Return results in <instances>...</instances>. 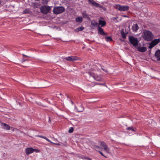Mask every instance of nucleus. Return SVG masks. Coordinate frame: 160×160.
I'll return each mask as SVG.
<instances>
[{"instance_id": "30", "label": "nucleus", "mask_w": 160, "mask_h": 160, "mask_svg": "<svg viewBox=\"0 0 160 160\" xmlns=\"http://www.w3.org/2000/svg\"><path fill=\"white\" fill-rule=\"evenodd\" d=\"M155 46V45H154V44L153 43H152V42H151V43L150 44L148 48H152L153 47H154Z\"/></svg>"}, {"instance_id": "26", "label": "nucleus", "mask_w": 160, "mask_h": 160, "mask_svg": "<svg viewBox=\"0 0 160 160\" xmlns=\"http://www.w3.org/2000/svg\"><path fill=\"white\" fill-rule=\"evenodd\" d=\"M105 39L107 41H111L112 40V38L109 37H105Z\"/></svg>"}, {"instance_id": "44", "label": "nucleus", "mask_w": 160, "mask_h": 160, "mask_svg": "<svg viewBox=\"0 0 160 160\" xmlns=\"http://www.w3.org/2000/svg\"><path fill=\"white\" fill-rule=\"evenodd\" d=\"M82 17H81V22L82 21Z\"/></svg>"}, {"instance_id": "12", "label": "nucleus", "mask_w": 160, "mask_h": 160, "mask_svg": "<svg viewBox=\"0 0 160 160\" xmlns=\"http://www.w3.org/2000/svg\"><path fill=\"white\" fill-rule=\"evenodd\" d=\"M1 126L2 127V128L5 129H6L8 130H9L10 129V126L5 123L3 122H2L1 124Z\"/></svg>"}, {"instance_id": "2", "label": "nucleus", "mask_w": 160, "mask_h": 160, "mask_svg": "<svg viewBox=\"0 0 160 160\" xmlns=\"http://www.w3.org/2000/svg\"><path fill=\"white\" fill-rule=\"evenodd\" d=\"M88 73L89 76L88 80L92 81V79L98 81H100L102 80V78L100 76H96L93 72L90 71L88 72Z\"/></svg>"}, {"instance_id": "7", "label": "nucleus", "mask_w": 160, "mask_h": 160, "mask_svg": "<svg viewBox=\"0 0 160 160\" xmlns=\"http://www.w3.org/2000/svg\"><path fill=\"white\" fill-rule=\"evenodd\" d=\"M100 145L104 149V151L107 153H108L109 148L106 143L103 142H100Z\"/></svg>"}, {"instance_id": "34", "label": "nucleus", "mask_w": 160, "mask_h": 160, "mask_svg": "<svg viewBox=\"0 0 160 160\" xmlns=\"http://www.w3.org/2000/svg\"><path fill=\"white\" fill-rule=\"evenodd\" d=\"M76 21L77 22H80V17H79L78 18H76Z\"/></svg>"}, {"instance_id": "48", "label": "nucleus", "mask_w": 160, "mask_h": 160, "mask_svg": "<svg viewBox=\"0 0 160 160\" xmlns=\"http://www.w3.org/2000/svg\"><path fill=\"white\" fill-rule=\"evenodd\" d=\"M123 17H127V16H126V15H124L123 16Z\"/></svg>"}, {"instance_id": "40", "label": "nucleus", "mask_w": 160, "mask_h": 160, "mask_svg": "<svg viewBox=\"0 0 160 160\" xmlns=\"http://www.w3.org/2000/svg\"><path fill=\"white\" fill-rule=\"evenodd\" d=\"M102 9H103V10H104V11H105L106 10V8H105L103 7V6L102 7Z\"/></svg>"}, {"instance_id": "36", "label": "nucleus", "mask_w": 160, "mask_h": 160, "mask_svg": "<svg viewBox=\"0 0 160 160\" xmlns=\"http://www.w3.org/2000/svg\"><path fill=\"white\" fill-rule=\"evenodd\" d=\"M100 84V85H103V86H106V87H107V85H106V84L105 83H99V84Z\"/></svg>"}, {"instance_id": "15", "label": "nucleus", "mask_w": 160, "mask_h": 160, "mask_svg": "<svg viewBox=\"0 0 160 160\" xmlns=\"http://www.w3.org/2000/svg\"><path fill=\"white\" fill-rule=\"evenodd\" d=\"M98 33L102 35H106L105 33L104 32L103 29L99 26L98 27Z\"/></svg>"}, {"instance_id": "46", "label": "nucleus", "mask_w": 160, "mask_h": 160, "mask_svg": "<svg viewBox=\"0 0 160 160\" xmlns=\"http://www.w3.org/2000/svg\"><path fill=\"white\" fill-rule=\"evenodd\" d=\"M93 68H95V67H96V66H95V65H93Z\"/></svg>"}, {"instance_id": "14", "label": "nucleus", "mask_w": 160, "mask_h": 160, "mask_svg": "<svg viewBox=\"0 0 160 160\" xmlns=\"http://www.w3.org/2000/svg\"><path fill=\"white\" fill-rule=\"evenodd\" d=\"M138 51L141 52H144L146 51L147 49L146 47H139L137 48Z\"/></svg>"}, {"instance_id": "8", "label": "nucleus", "mask_w": 160, "mask_h": 160, "mask_svg": "<svg viewBox=\"0 0 160 160\" xmlns=\"http://www.w3.org/2000/svg\"><path fill=\"white\" fill-rule=\"evenodd\" d=\"M100 145L104 149V151L107 153H108L109 148L106 143L103 142H100Z\"/></svg>"}, {"instance_id": "49", "label": "nucleus", "mask_w": 160, "mask_h": 160, "mask_svg": "<svg viewBox=\"0 0 160 160\" xmlns=\"http://www.w3.org/2000/svg\"><path fill=\"white\" fill-rule=\"evenodd\" d=\"M60 95H61V93H60Z\"/></svg>"}, {"instance_id": "20", "label": "nucleus", "mask_w": 160, "mask_h": 160, "mask_svg": "<svg viewBox=\"0 0 160 160\" xmlns=\"http://www.w3.org/2000/svg\"><path fill=\"white\" fill-rule=\"evenodd\" d=\"M160 41V40L159 39H155L154 40H152L151 42L153 43L154 45H156Z\"/></svg>"}, {"instance_id": "22", "label": "nucleus", "mask_w": 160, "mask_h": 160, "mask_svg": "<svg viewBox=\"0 0 160 160\" xmlns=\"http://www.w3.org/2000/svg\"><path fill=\"white\" fill-rule=\"evenodd\" d=\"M98 23L99 25H101V27H103L105 25L106 22L105 21L99 20Z\"/></svg>"}, {"instance_id": "10", "label": "nucleus", "mask_w": 160, "mask_h": 160, "mask_svg": "<svg viewBox=\"0 0 160 160\" xmlns=\"http://www.w3.org/2000/svg\"><path fill=\"white\" fill-rule=\"evenodd\" d=\"M33 148H26L25 150V152L27 155H29L30 154L33 152Z\"/></svg>"}, {"instance_id": "9", "label": "nucleus", "mask_w": 160, "mask_h": 160, "mask_svg": "<svg viewBox=\"0 0 160 160\" xmlns=\"http://www.w3.org/2000/svg\"><path fill=\"white\" fill-rule=\"evenodd\" d=\"M100 145L104 149V151L107 153H108L109 148L106 143L103 142H100Z\"/></svg>"}, {"instance_id": "50", "label": "nucleus", "mask_w": 160, "mask_h": 160, "mask_svg": "<svg viewBox=\"0 0 160 160\" xmlns=\"http://www.w3.org/2000/svg\"><path fill=\"white\" fill-rule=\"evenodd\" d=\"M26 60H24L23 61V62L25 61H26Z\"/></svg>"}, {"instance_id": "13", "label": "nucleus", "mask_w": 160, "mask_h": 160, "mask_svg": "<svg viewBox=\"0 0 160 160\" xmlns=\"http://www.w3.org/2000/svg\"><path fill=\"white\" fill-rule=\"evenodd\" d=\"M98 22H95V21H92L91 22V24L90 25V27L91 29H94L95 27L98 26Z\"/></svg>"}, {"instance_id": "17", "label": "nucleus", "mask_w": 160, "mask_h": 160, "mask_svg": "<svg viewBox=\"0 0 160 160\" xmlns=\"http://www.w3.org/2000/svg\"><path fill=\"white\" fill-rule=\"evenodd\" d=\"M139 27L138 25L137 24H134L132 27V29L133 31H135L136 32L137 30L138 29Z\"/></svg>"}, {"instance_id": "21", "label": "nucleus", "mask_w": 160, "mask_h": 160, "mask_svg": "<svg viewBox=\"0 0 160 160\" xmlns=\"http://www.w3.org/2000/svg\"><path fill=\"white\" fill-rule=\"evenodd\" d=\"M88 141V140L87 138H82L81 139V142H82L83 144L86 143Z\"/></svg>"}, {"instance_id": "51", "label": "nucleus", "mask_w": 160, "mask_h": 160, "mask_svg": "<svg viewBox=\"0 0 160 160\" xmlns=\"http://www.w3.org/2000/svg\"><path fill=\"white\" fill-rule=\"evenodd\" d=\"M82 48L83 49L84 48V47H83Z\"/></svg>"}, {"instance_id": "37", "label": "nucleus", "mask_w": 160, "mask_h": 160, "mask_svg": "<svg viewBox=\"0 0 160 160\" xmlns=\"http://www.w3.org/2000/svg\"><path fill=\"white\" fill-rule=\"evenodd\" d=\"M118 18V17L117 16V17H113L112 18V20H116Z\"/></svg>"}, {"instance_id": "28", "label": "nucleus", "mask_w": 160, "mask_h": 160, "mask_svg": "<svg viewBox=\"0 0 160 160\" xmlns=\"http://www.w3.org/2000/svg\"><path fill=\"white\" fill-rule=\"evenodd\" d=\"M94 148L97 151H98V150H99L101 149H102V148L100 147L97 146V145H95L94 146Z\"/></svg>"}, {"instance_id": "4", "label": "nucleus", "mask_w": 160, "mask_h": 160, "mask_svg": "<svg viewBox=\"0 0 160 160\" xmlns=\"http://www.w3.org/2000/svg\"><path fill=\"white\" fill-rule=\"evenodd\" d=\"M51 9L50 7L48 6H43L40 8V11L42 13L46 14L49 12Z\"/></svg>"}, {"instance_id": "23", "label": "nucleus", "mask_w": 160, "mask_h": 160, "mask_svg": "<svg viewBox=\"0 0 160 160\" xmlns=\"http://www.w3.org/2000/svg\"><path fill=\"white\" fill-rule=\"evenodd\" d=\"M89 3L91 4L96 7L97 3L96 2L93 0H88Z\"/></svg>"}, {"instance_id": "32", "label": "nucleus", "mask_w": 160, "mask_h": 160, "mask_svg": "<svg viewBox=\"0 0 160 160\" xmlns=\"http://www.w3.org/2000/svg\"><path fill=\"white\" fill-rule=\"evenodd\" d=\"M75 32H78L80 31V27L77 28L76 29L74 30Z\"/></svg>"}, {"instance_id": "5", "label": "nucleus", "mask_w": 160, "mask_h": 160, "mask_svg": "<svg viewBox=\"0 0 160 160\" xmlns=\"http://www.w3.org/2000/svg\"><path fill=\"white\" fill-rule=\"evenodd\" d=\"M129 41L130 43L133 45L134 46H137L138 45V39L135 38L133 36H130L129 37Z\"/></svg>"}, {"instance_id": "27", "label": "nucleus", "mask_w": 160, "mask_h": 160, "mask_svg": "<svg viewBox=\"0 0 160 160\" xmlns=\"http://www.w3.org/2000/svg\"><path fill=\"white\" fill-rule=\"evenodd\" d=\"M126 129L128 130H132V131H134V128L132 127H128Z\"/></svg>"}, {"instance_id": "29", "label": "nucleus", "mask_w": 160, "mask_h": 160, "mask_svg": "<svg viewBox=\"0 0 160 160\" xmlns=\"http://www.w3.org/2000/svg\"><path fill=\"white\" fill-rule=\"evenodd\" d=\"M73 128L72 127H71L69 128V130H68V132L69 133H71L73 132Z\"/></svg>"}, {"instance_id": "35", "label": "nucleus", "mask_w": 160, "mask_h": 160, "mask_svg": "<svg viewBox=\"0 0 160 160\" xmlns=\"http://www.w3.org/2000/svg\"><path fill=\"white\" fill-rule=\"evenodd\" d=\"M33 152H39V150L37 149H33Z\"/></svg>"}, {"instance_id": "39", "label": "nucleus", "mask_w": 160, "mask_h": 160, "mask_svg": "<svg viewBox=\"0 0 160 160\" xmlns=\"http://www.w3.org/2000/svg\"><path fill=\"white\" fill-rule=\"evenodd\" d=\"M84 110V108L83 107H82V108H81V112H82Z\"/></svg>"}, {"instance_id": "52", "label": "nucleus", "mask_w": 160, "mask_h": 160, "mask_svg": "<svg viewBox=\"0 0 160 160\" xmlns=\"http://www.w3.org/2000/svg\"><path fill=\"white\" fill-rule=\"evenodd\" d=\"M82 158V159H83V157H82V158Z\"/></svg>"}, {"instance_id": "47", "label": "nucleus", "mask_w": 160, "mask_h": 160, "mask_svg": "<svg viewBox=\"0 0 160 160\" xmlns=\"http://www.w3.org/2000/svg\"><path fill=\"white\" fill-rule=\"evenodd\" d=\"M23 56H24L27 57V56L25 55L24 54H23ZM27 57H29L27 56Z\"/></svg>"}, {"instance_id": "38", "label": "nucleus", "mask_w": 160, "mask_h": 160, "mask_svg": "<svg viewBox=\"0 0 160 160\" xmlns=\"http://www.w3.org/2000/svg\"><path fill=\"white\" fill-rule=\"evenodd\" d=\"M98 152H99V153L102 156H104L103 154V153L100 151H98Z\"/></svg>"}, {"instance_id": "45", "label": "nucleus", "mask_w": 160, "mask_h": 160, "mask_svg": "<svg viewBox=\"0 0 160 160\" xmlns=\"http://www.w3.org/2000/svg\"><path fill=\"white\" fill-rule=\"evenodd\" d=\"M67 97L68 98H69V96L67 94L66 95Z\"/></svg>"}, {"instance_id": "24", "label": "nucleus", "mask_w": 160, "mask_h": 160, "mask_svg": "<svg viewBox=\"0 0 160 160\" xmlns=\"http://www.w3.org/2000/svg\"><path fill=\"white\" fill-rule=\"evenodd\" d=\"M121 33L122 38L125 39L126 38V34L124 32L123 29H122L121 31Z\"/></svg>"}, {"instance_id": "19", "label": "nucleus", "mask_w": 160, "mask_h": 160, "mask_svg": "<svg viewBox=\"0 0 160 160\" xmlns=\"http://www.w3.org/2000/svg\"><path fill=\"white\" fill-rule=\"evenodd\" d=\"M83 18H86L88 20H90V18L89 16L86 12H83L82 13Z\"/></svg>"}, {"instance_id": "16", "label": "nucleus", "mask_w": 160, "mask_h": 160, "mask_svg": "<svg viewBox=\"0 0 160 160\" xmlns=\"http://www.w3.org/2000/svg\"><path fill=\"white\" fill-rule=\"evenodd\" d=\"M155 56L158 60L160 61V50H158L155 52Z\"/></svg>"}, {"instance_id": "11", "label": "nucleus", "mask_w": 160, "mask_h": 160, "mask_svg": "<svg viewBox=\"0 0 160 160\" xmlns=\"http://www.w3.org/2000/svg\"><path fill=\"white\" fill-rule=\"evenodd\" d=\"M65 59L69 61L76 60L78 59L77 57L76 56H71L66 57Z\"/></svg>"}, {"instance_id": "25", "label": "nucleus", "mask_w": 160, "mask_h": 160, "mask_svg": "<svg viewBox=\"0 0 160 160\" xmlns=\"http://www.w3.org/2000/svg\"><path fill=\"white\" fill-rule=\"evenodd\" d=\"M31 12V11L29 9H26L23 11V13L24 14H30Z\"/></svg>"}, {"instance_id": "18", "label": "nucleus", "mask_w": 160, "mask_h": 160, "mask_svg": "<svg viewBox=\"0 0 160 160\" xmlns=\"http://www.w3.org/2000/svg\"><path fill=\"white\" fill-rule=\"evenodd\" d=\"M36 137L44 138L47 141L50 142L51 143H53V142H52L51 141L48 139L47 138L42 135H37L36 136Z\"/></svg>"}, {"instance_id": "41", "label": "nucleus", "mask_w": 160, "mask_h": 160, "mask_svg": "<svg viewBox=\"0 0 160 160\" xmlns=\"http://www.w3.org/2000/svg\"><path fill=\"white\" fill-rule=\"evenodd\" d=\"M84 29V28L83 27H81V31H82Z\"/></svg>"}, {"instance_id": "1", "label": "nucleus", "mask_w": 160, "mask_h": 160, "mask_svg": "<svg viewBox=\"0 0 160 160\" xmlns=\"http://www.w3.org/2000/svg\"><path fill=\"white\" fill-rule=\"evenodd\" d=\"M142 34L143 38L145 40L150 41L153 38V35L152 32L149 31H144Z\"/></svg>"}, {"instance_id": "33", "label": "nucleus", "mask_w": 160, "mask_h": 160, "mask_svg": "<svg viewBox=\"0 0 160 160\" xmlns=\"http://www.w3.org/2000/svg\"><path fill=\"white\" fill-rule=\"evenodd\" d=\"M102 6L100 4L97 3V4L96 5V7H99L100 8H102Z\"/></svg>"}, {"instance_id": "43", "label": "nucleus", "mask_w": 160, "mask_h": 160, "mask_svg": "<svg viewBox=\"0 0 160 160\" xmlns=\"http://www.w3.org/2000/svg\"><path fill=\"white\" fill-rule=\"evenodd\" d=\"M53 143H52L53 144H56V145H59V143H53Z\"/></svg>"}, {"instance_id": "6", "label": "nucleus", "mask_w": 160, "mask_h": 160, "mask_svg": "<svg viewBox=\"0 0 160 160\" xmlns=\"http://www.w3.org/2000/svg\"><path fill=\"white\" fill-rule=\"evenodd\" d=\"M116 8L117 9L120 11H124L128 10L129 7L128 6H121L120 5H116Z\"/></svg>"}, {"instance_id": "3", "label": "nucleus", "mask_w": 160, "mask_h": 160, "mask_svg": "<svg viewBox=\"0 0 160 160\" xmlns=\"http://www.w3.org/2000/svg\"><path fill=\"white\" fill-rule=\"evenodd\" d=\"M65 10V8L63 7H55L53 9V12L55 14H58L63 12Z\"/></svg>"}, {"instance_id": "31", "label": "nucleus", "mask_w": 160, "mask_h": 160, "mask_svg": "<svg viewBox=\"0 0 160 160\" xmlns=\"http://www.w3.org/2000/svg\"><path fill=\"white\" fill-rule=\"evenodd\" d=\"M4 0H0V6H3L4 4Z\"/></svg>"}, {"instance_id": "42", "label": "nucleus", "mask_w": 160, "mask_h": 160, "mask_svg": "<svg viewBox=\"0 0 160 160\" xmlns=\"http://www.w3.org/2000/svg\"><path fill=\"white\" fill-rule=\"evenodd\" d=\"M102 69L103 70L105 71V72L107 73H108V71L107 70H105L104 69L102 68Z\"/></svg>"}]
</instances>
